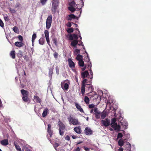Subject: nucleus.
Instances as JSON below:
<instances>
[{"instance_id": "obj_1", "label": "nucleus", "mask_w": 151, "mask_h": 151, "mask_svg": "<svg viewBox=\"0 0 151 151\" xmlns=\"http://www.w3.org/2000/svg\"><path fill=\"white\" fill-rule=\"evenodd\" d=\"M116 122V119L115 118H113L111 120V125L112 128L114 129L116 131H120V127L119 124H117Z\"/></svg>"}, {"instance_id": "obj_2", "label": "nucleus", "mask_w": 151, "mask_h": 151, "mask_svg": "<svg viewBox=\"0 0 151 151\" xmlns=\"http://www.w3.org/2000/svg\"><path fill=\"white\" fill-rule=\"evenodd\" d=\"M82 3L81 5V6L79 7V5H78L77 6L75 4L74 2L73 1L72 2V5H71L70 6L68 7L69 9L71 12H73L75 10V8L77 7L78 9H81L82 7L83 6V2L82 0L81 1Z\"/></svg>"}, {"instance_id": "obj_3", "label": "nucleus", "mask_w": 151, "mask_h": 151, "mask_svg": "<svg viewBox=\"0 0 151 151\" xmlns=\"http://www.w3.org/2000/svg\"><path fill=\"white\" fill-rule=\"evenodd\" d=\"M79 37H80V40H74L71 42V45L72 46L75 47L76 45L78 44L79 45H83V42L81 41V40L82 38L81 36L80 33H79V35H78Z\"/></svg>"}, {"instance_id": "obj_4", "label": "nucleus", "mask_w": 151, "mask_h": 151, "mask_svg": "<svg viewBox=\"0 0 151 151\" xmlns=\"http://www.w3.org/2000/svg\"><path fill=\"white\" fill-rule=\"evenodd\" d=\"M70 125L73 124L74 125H77L80 124L77 119L70 116L68 118Z\"/></svg>"}, {"instance_id": "obj_5", "label": "nucleus", "mask_w": 151, "mask_h": 151, "mask_svg": "<svg viewBox=\"0 0 151 151\" xmlns=\"http://www.w3.org/2000/svg\"><path fill=\"white\" fill-rule=\"evenodd\" d=\"M118 121L119 122L118 124H119L120 126V125H121L123 128L124 129H126L127 128V127L128 126V124L127 122L123 120L122 117L120 116V117L118 119Z\"/></svg>"}, {"instance_id": "obj_6", "label": "nucleus", "mask_w": 151, "mask_h": 151, "mask_svg": "<svg viewBox=\"0 0 151 151\" xmlns=\"http://www.w3.org/2000/svg\"><path fill=\"white\" fill-rule=\"evenodd\" d=\"M21 92L22 94V99L25 102H27L29 100L28 97V92L24 89H22Z\"/></svg>"}, {"instance_id": "obj_7", "label": "nucleus", "mask_w": 151, "mask_h": 151, "mask_svg": "<svg viewBox=\"0 0 151 151\" xmlns=\"http://www.w3.org/2000/svg\"><path fill=\"white\" fill-rule=\"evenodd\" d=\"M52 15L49 16L47 19L46 22V28L47 29H49L51 27L52 22Z\"/></svg>"}, {"instance_id": "obj_8", "label": "nucleus", "mask_w": 151, "mask_h": 151, "mask_svg": "<svg viewBox=\"0 0 151 151\" xmlns=\"http://www.w3.org/2000/svg\"><path fill=\"white\" fill-rule=\"evenodd\" d=\"M59 127V134L60 135H63L64 134V132L63 131L65 128L64 125L60 121H59L58 123Z\"/></svg>"}, {"instance_id": "obj_9", "label": "nucleus", "mask_w": 151, "mask_h": 151, "mask_svg": "<svg viewBox=\"0 0 151 151\" xmlns=\"http://www.w3.org/2000/svg\"><path fill=\"white\" fill-rule=\"evenodd\" d=\"M69 83L68 81L66 80L61 83V86L63 90H67L69 87Z\"/></svg>"}, {"instance_id": "obj_10", "label": "nucleus", "mask_w": 151, "mask_h": 151, "mask_svg": "<svg viewBox=\"0 0 151 151\" xmlns=\"http://www.w3.org/2000/svg\"><path fill=\"white\" fill-rule=\"evenodd\" d=\"M58 5V3L57 1L56 0H52V11L53 12H55Z\"/></svg>"}, {"instance_id": "obj_11", "label": "nucleus", "mask_w": 151, "mask_h": 151, "mask_svg": "<svg viewBox=\"0 0 151 151\" xmlns=\"http://www.w3.org/2000/svg\"><path fill=\"white\" fill-rule=\"evenodd\" d=\"M76 30H77L78 32H79V33L78 34V35H77L76 34H73L72 35H69V40H78V35H79V33H80V31L79 29H76Z\"/></svg>"}, {"instance_id": "obj_12", "label": "nucleus", "mask_w": 151, "mask_h": 151, "mask_svg": "<svg viewBox=\"0 0 151 151\" xmlns=\"http://www.w3.org/2000/svg\"><path fill=\"white\" fill-rule=\"evenodd\" d=\"M101 123L102 125L107 127L110 125V121L109 119H106L104 120H102Z\"/></svg>"}, {"instance_id": "obj_13", "label": "nucleus", "mask_w": 151, "mask_h": 151, "mask_svg": "<svg viewBox=\"0 0 151 151\" xmlns=\"http://www.w3.org/2000/svg\"><path fill=\"white\" fill-rule=\"evenodd\" d=\"M45 35V37L47 42L49 45H50V40L49 39V32L47 30H45L44 32Z\"/></svg>"}, {"instance_id": "obj_14", "label": "nucleus", "mask_w": 151, "mask_h": 151, "mask_svg": "<svg viewBox=\"0 0 151 151\" xmlns=\"http://www.w3.org/2000/svg\"><path fill=\"white\" fill-rule=\"evenodd\" d=\"M78 64L80 66L83 67L82 68V70H84L86 68V66L84 65V63L82 60L78 61Z\"/></svg>"}, {"instance_id": "obj_15", "label": "nucleus", "mask_w": 151, "mask_h": 151, "mask_svg": "<svg viewBox=\"0 0 151 151\" xmlns=\"http://www.w3.org/2000/svg\"><path fill=\"white\" fill-rule=\"evenodd\" d=\"M51 124H49L48 125V127L47 129V132L50 136L51 137L52 135V131L51 129Z\"/></svg>"}, {"instance_id": "obj_16", "label": "nucleus", "mask_w": 151, "mask_h": 151, "mask_svg": "<svg viewBox=\"0 0 151 151\" xmlns=\"http://www.w3.org/2000/svg\"><path fill=\"white\" fill-rule=\"evenodd\" d=\"M69 66L70 68H74L75 67L74 63L71 59H69L68 60Z\"/></svg>"}, {"instance_id": "obj_17", "label": "nucleus", "mask_w": 151, "mask_h": 151, "mask_svg": "<svg viewBox=\"0 0 151 151\" xmlns=\"http://www.w3.org/2000/svg\"><path fill=\"white\" fill-rule=\"evenodd\" d=\"M1 144L3 146H6L8 145V141L7 139H3L0 141Z\"/></svg>"}, {"instance_id": "obj_18", "label": "nucleus", "mask_w": 151, "mask_h": 151, "mask_svg": "<svg viewBox=\"0 0 151 151\" xmlns=\"http://www.w3.org/2000/svg\"><path fill=\"white\" fill-rule=\"evenodd\" d=\"M92 131L89 128L87 127L85 129V132L87 135H91L92 134Z\"/></svg>"}, {"instance_id": "obj_19", "label": "nucleus", "mask_w": 151, "mask_h": 151, "mask_svg": "<svg viewBox=\"0 0 151 151\" xmlns=\"http://www.w3.org/2000/svg\"><path fill=\"white\" fill-rule=\"evenodd\" d=\"M76 18L77 19H78V17H76V16L73 14H71L68 15L67 19L68 20H71L72 19H75Z\"/></svg>"}, {"instance_id": "obj_20", "label": "nucleus", "mask_w": 151, "mask_h": 151, "mask_svg": "<svg viewBox=\"0 0 151 151\" xmlns=\"http://www.w3.org/2000/svg\"><path fill=\"white\" fill-rule=\"evenodd\" d=\"M77 133L80 134L81 132V128L80 127H76L73 129Z\"/></svg>"}, {"instance_id": "obj_21", "label": "nucleus", "mask_w": 151, "mask_h": 151, "mask_svg": "<svg viewBox=\"0 0 151 151\" xmlns=\"http://www.w3.org/2000/svg\"><path fill=\"white\" fill-rule=\"evenodd\" d=\"M82 77L83 78H84L85 77H87L88 75V71H85L81 73Z\"/></svg>"}, {"instance_id": "obj_22", "label": "nucleus", "mask_w": 151, "mask_h": 151, "mask_svg": "<svg viewBox=\"0 0 151 151\" xmlns=\"http://www.w3.org/2000/svg\"><path fill=\"white\" fill-rule=\"evenodd\" d=\"M34 101L35 102L40 103L41 102V100L40 98L37 96H34Z\"/></svg>"}, {"instance_id": "obj_23", "label": "nucleus", "mask_w": 151, "mask_h": 151, "mask_svg": "<svg viewBox=\"0 0 151 151\" xmlns=\"http://www.w3.org/2000/svg\"><path fill=\"white\" fill-rule=\"evenodd\" d=\"M75 105L76 108L78 110L81 112H83V109L81 108V106L79 104H78L77 103H75Z\"/></svg>"}, {"instance_id": "obj_24", "label": "nucleus", "mask_w": 151, "mask_h": 151, "mask_svg": "<svg viewBox=\"0 0 151 151\" xmlns=\"http://www.w3.org/2000/svg\"><path fill=\"white\" fill-rule=\"evenodd\" d=\"M99 110L98 109L95 107L94 108L92 109L90 111V113H91L94 114H95Z\"/></svg>"}, {"instance_id": "obj_25", "label": "nucleus", "mask_w": 151, "mask_h": 151, "mask_svg": "<svg viewBox=\"0 0 151 151\" xmlns=\"http://www.w3.org/2000/svg\"><path fill=\"white\" fill-rule=\"evenodd\" d=\"M15 45L17 47H21L23 46V43L21 42H16L15 43Z\"/></svg>"}, {"instance_id": "obj_26", "label": "nucleus", "mask_w": 151, "mask_h": 151, "mask_svg": "<svg viewBox=\"0 0 151 151\" xmlns=\"http://www.w3.org/2000/svg\"><path fill=\"white\" fill-rule=\"evenodd\" d=\"M48 112V109L47 108H45L42 114V116L43 117H45Z\"/></svg>"}, {"instance_id": "obj_27", "label": "nucleus", "mask_w": 151, "mask_h": 151, "mask_svg": "<svg viewBox=\"0 0 151 151\" xmlns=\"http://www.w3.org/2000/svg\"><path fill=\"white\" fill-rule=\"evenodd\" d=\"M15 52L14 50H12L10 52V56L13 59H14L15 58Z\"/></svg>"}, {"instance_id": "obj_28", "label": "nucleus", "mask_w": 151, "mask_h": 151, "mask_svg": "<svg viewBox=\"0 0 151 151\" xmlns=\"http://www.w3.org/2000/svg\"><path fill=\"white\" fill-rule=\"evenodd\" d=\"M45 42V40L43 38H41L39 40V43L41 45H44Z\"/></svg>"}, {"instance_id": "obj_29", "label": "nucleus", "mask_w": 151, "mask_h": 151, "mask_svg": "<svg viewBox=\"0 0 151 151\" xmlns=\"http://www.w3.org/2000/svg\"><path fill=\"white\" fill-rule=\"evenodd\" d=\"M101 118L102 119H104L106 117V115H107L106 113L104 111L102 112L101 113Z\"/></svg>"}, {"instance_id": "obj_30", "label": "nucleus", "mask_w": 151, "mask_h": 151, "mask_svg": "<svg viewBox=\"0 0 151 151\" xmlns=\"http://www.w3.org/2000/svg\"><path fill=\"white\" fill-rule=\"evenodd\" d=\"M101 112L99 111L95 115V117L97 119H99L100 117Z\"/></svg>"}, {"instance_id": "obj_31", "label": "nucleus", "mask_w": 151, "mask_h": 151, "mask_svg": "<svg viewBox=\"0 0 151 151\" xmlns=\"http://www.w3.org/2000/svg\"><path fill=\"white\" fill-rule=\"evenodd\" d=\"M101 112L99 111L95 115V117L97 119H99L100 117Z\"/></svg>"}, {"instance_id": "obj_32", "label": "nucleus", "mask_w": 151, "mask_h": 151, "mask_svg": "<svg viewBox=\"0 0 151 151\" xmlns=\"http://www.w3.org/2000/svg\"><path fill=\"white\" fill-rule=\"evenodd\" d=\"M124 141L122 139H120L118 141V145L120 146H122L124 144Z\"/></svg>"}, {"instance_id": "obj_33", "label": "nucleus", "mask_w": 151, "mask_h": 151, "mask_svg": "<svg viewBox=\"0 0 151 151\" xmlns=\"http://www.w3.org/2000/svg\"><path fill=\"white\" fill-rule=\"evenodd\" d=\"M125 146L128 150H130L131 148V146L130 144L128 142H127L125 145Z\"/></svg>"}, {"instance_id": "obj_34", "label": "nucleus", "mask_w": 151, "mask_h": 151, "mask_svg": "<svg viewBox=\"0 0 151 151\" xmlns=\"http://www.w3.org/2000/svg\"><path fill=\"white\" fill-rule=\"evenodd\" d=\"M37 37L36 34L35 33H34L33 34L32 39V42H34L35 40Z\"/></svg>"}, {"instance_id": "obj_35", "label": "nucleus", "mask_w": 151, "mask_h": 151, "mask_svg": "<svg viewBox=\"0 0 151 151\" xmlns=\"http://www.w3.org/2000/svg\"><path fill=\"white\" fill-rule=\"evenodd\" d=\"M81 92L82 94H84L85 91V85L82 84V87L81 88Z\"/></svg>"}, {"instance_id": "obj_36", "label": "nucleus", "mask_w": 151, "mask_h": 151, "mask_svg": "<svg viewBox=\"0 0 151 151\" xmlns=\"http://www.w3.org/2000/svg\"><path fill=\"white\" fill-rule=\"evenodd\" d=\"M84 101L87 104H88L89 103V99L88 97L86 96L84 97Z\"/></svg>"}, {"instance_id": "obj_37", "label": "nucleus", "mask_w": 151, "mask_h": 151, "mask_svg": "<svg viewBox=\"0 0 151 151\" xmlns=\"http://www.w3.org/2000/svg\"><path fill=\"white\" fill-rule=\"evenodd\" d=\"M76 59L79 61L82 60L83 57L82 55H78L76 57Z\"/></svg>"}, {"instance_id": "obj_38", "label": "nucleus", "mask_w": 151, "mask_h": 151, "mask_svg": "<svg viewBox=\"0 0 151 151\" xmlns=\"http://www.w3.org/2000/svg\"><path fill=\"white\" fill-rule=\"evenodd\" d=\"M15 146L17 151H22L21 149L19 146L16 144H15Z\"/></svg>"}, {"instance_id": "obj_39", "label": "nucleus", "mask_w": 151, "mask_h": 151, "mask_svg": "<svg viewBox=\"0 0 151 151\" xmlns=\"http://www.w3.org/2000/svg\"><path fill=\"white\" fill-rule=\"evenodd\" d=\"M13 31L16 33H18L19 32V30L18 28L16 27H14L13 28Z\"/></svg>"}, {"instance_id": "obj_40", "label": "nucleus", "mask_w": 151, "mask_h": 151, "mask_svg": "<svg viewBox=\"0 0 151 151\" xmlns=\"http://www.w3.org/2000/svg\"><path fill=\"white\" fill-rule=\"evenodd\" d=\"M60 144V143H57L56 142L55 143L54 145V147L56 150H57V148L59 146Z\"/></svg>"}, {"instance_id": "obj_41", "label": "nucleus", "mask_w": 151, "mask_h": 151, "mask_svg": "<svg viewBox=\"0 0 151 151\" xmlns=\"http://www.w3.org/2000/svg\"><path fill=\"white\" fill-rule=\"evenodd\" d=\"M67 31L69 33H72L73 31V28H69Z\"/></svg>"}, {"instance_id": "obj_42", "label": "nucleus", "mask_w": 151, "mask_h": 151, "mask_svg": "<svg viewBox=\"0 0 151 151\" xmlns=\"http://www.w3.org/2000/svg\"><path fill=\"white\" fill-rule=\"evenodd\" d=\"M80 52V50L78 49H75L74 51V53L76 55H77V54L79 53Z\"/></svg>"}, {"instance_id": "obj_43", "label": "nucleus", "mask_w": 151, "mask_h": 151, "mask_svg": "<svg viewBox=\"0 0 151 151\" xmlns=\"http://www.w3.org/2000/svg\"><path fill=\"white\" fill-rule=\"evenodd\" d=\"M9 10L10 12L12 13V14H14L16 12V11L14 9H12V8H10L9 9Z\"/></svg>"}, {"instance_id": "obj_44", "label": "nucleus", "mask_w": 151, "mask_h": 151, "mask_svg": "<svg viewBox=\"0 0 151 151\" xmlns=\"http://www.w3.org/2000/svg\"><path fill=\"white\" fill-rule=\"evenodd\" d=\"M53 71V69L52 68L49 69V76H51L52 75V74Z\"/></svg>"}, {"instance_id": "obj_45", "label": "nucleus", "mask_w": 151, "mask_h": 151, "mask_svg": "<svg viewBox=\"0 0 151 151\" xmlns=\"http://www.w3.org/2000/svg\"><path fill=\"white\" fill-rule=\"evenodd\" d=\"M123 137L122 134L121 133H119L117 135V138H122Z\"/></svg>"}, {"instance_id": "obj_46", "label": "nucleus", "mask_w": 151, "mask_h": 151, "mask_svg": "<svg viewBox=\"0 0 151 151\" xmlns=\"http://www.w3.org/2000/svg\"><path fill=\"white\" fill-rule=\"evenodd\" d=\"M18 38H19V41L20 42H22L23 41V38L22 36L20 35H19L18 36Z\"/></svg>"}, {"instance_id": "obj_47", "label": "nucleus", "mask_w": 151, "mask_h": 151, "mask_svg": "<svg viewBox=\"0 0 151 151\" xmlns=\"http://www.w3.org/2000/svg\"><path fill=\"white\" fill-rule=\"evenodd\" d=\"M47 0H41V2L43 4H45Z\"/></svg>"}, {"instance_id": "obj_48", "label": "nucleus", "mask_w": 151, "mask_h": 151, "mask_svg": "<svg viewBox=\"0 0 151 151\" xmlns=\"http://www.w3.org/2000/svg\"><path fill=\"white\" fill-rule=\"evenodd\" d=\"M0 26L1 27H4V23L0 19Z\"/></svg>"}, {"instance_id": "obj_49", "label": "nucleus", "mask_w": 151, "mask_h": 151, "mask_svg": "<svg viewBox=\"0 0 151 151\" xmlns=\"http://www.w3.org/2000/svg\"><path fill=\"white\" fill-rule=\"evenodd\" d=\"M94 106H95V105H94V104H91L89 105V107L90 108H91L92 109L95 108V107H94Z\"/></svg>"}, {"instance_id": "obj_50", "label": "nucleus", "mask_w": 151, "mask_h": 151, "mask_svg": "<svg viewBox=\"0 0 151 151\" xmlns=\"http://www.w3.org/2000/svg\"><path fill=\"white\" fill-rule=\"evenodd\" d=\"M88 90L90 91H92L93 90V88L92 86H89L88 87Z\"/></svg>"}, {"instance_id": "obj_51", "label": "nucleus", "mask_w": 151, "mask_h": 151, "mask_svg": "<svg viewBox=\"0 0 151 151\" xmlns=\"http://www.w3.org/2000/svg\"><path fill=\"white\" fill-rule=\"evenodd\" d=\"M56 73H57L58 74H59V70L58 67V66H56Z\"/></svg>"}, {"instance_id": "obj_52", "label": "nucleus", "mask_w": 151, "mask_h": 151, "mask_svg": "<svg viewBox=\"0 0 151 151\" xmlns=\"http://www.w3.org/2000/svg\"><path fill=\"white\" fill-rule=\"evenodd\" d=\"M65 139L69 141L70 139V138L69 136L67 135L65 137Z\"/></svg>"}, {"instance_id": "obj_53", "label": "nucleus", "mask_w": 151, "mask_h": 151, "mask_svg": "<svg viewBox=\"0 0 151 151\" xmlns=\"http://www.w3.org/2000/svg\"><path fill=\"white\" fill-rule=\"evenodd\" d=\"M54 56L55 58H57L58 56V54L56 52L54 53Z\"/></svg>"}, {"instance_id": "obj_54", "label": "nucleus", "mask_w": 151, "mask_h": 151, "mask_svg": "<svg viewBox=\"0 0 151 151\" xmlns=\"http://www.w3.org/2000/svg\"><path fill=\"white\" fill-rule=\"evenodd\" d=\"M4 19L6 21H8L9 20V19L8 18V17L7 16H4Z\"/></svg>"}, {"instance_id": "obj_55", "label": "nucleus", "mask_w": 151, "mask_h": 151, "mask_svg": "<svg viewBox=\"0 0 151 151\" xmlns=\"http://www.w3.org/2000/svg\"><path fill=\"white\" fill-rule=\"evenodd\" d=\"M90 73L91 74V76H89V77H90V78H92L93 77V73H92V70H90Z\"/></svg>"}, {"instance_id": "obj_56", "label": "nucleus", "mask_w": 151, "mask_h": 151, "mask_svg": "<svg viewBox=\"0 0 151 151\" xmlns=\"http://www.w3.org/2000/svg\"><path fill=\"white\" fill-rule=\"evenodd\" d=\"M84 148L86 151H90L89 149L87 147H84Z\"/></svg>"}, {"instance_id": "obj_57", "label": "nucleus", "mask_w": 151, "mask_h": 151, "mask_svg": "<svg viewBox=\"0 0 151 151\" xmlns=\"http://www.w3.org/2000/svg\"><path fill=\"white\" fill-rule=\"evenodd\" d=\"M66 25L68 27H70L71 26V24L70 22H68L66 24Z\"/></svg>"}, {"instance_id": "obj_58", "label": "nucleus", "mask_w": 151, "mask_h": 151, "mask_svg": "<svg viewBox=\"0 0 151 151\" xmlns=\"http://www.w3.org/2000/svg\"><path fill=\"white\" fill-rule=\"evenodd\" d=\"M73 151H80V149L79 147H77L76 149H74Z\"/></svg>"}, {"instance_id": "obj_59", "label": "nucleus", "mask_w": 151, "mask_h": 151, "mask_svg": "<svg viewBox=\"0 0 151 151\" xmlns=\"http://www.w3.org/2000/svg\"><path fill=\"white\" fill-rule=\"evenodd\" d=\"M87 80L86 79H84L83 81L82 84L85 85V84L86 83Z\"/></svg>"}, {"instance_id": "obj_60", "label": "nucleus", "mask_w": 151, "mask_h": 151, "mask_svg": "<svg viewBox=\"0 0 151 151\" xmlns=\"http://www.w3.org/2000/svg\"><path fill=\"white\" fill-rule=\"evenodd\" d=\"M76 137H77L75 135H73L72 136V138L73 139H76Z\"/></svg>"}, {"instance_id": "obj_61", "label": "nucleus", "mask_w": 151, "mask_h": 151, "mask_svg": "<svg viewBox=\"0 0 151 151\" xmlns=\"http://www.w3.org/2000/svg\"><path fill=\"white\" fill-rule=\"evenodd\" d=\"M119 151H123V149L122 148H120L119 149Z\"/></svg>"}, {"instance_id": "obj_62", "label": "nucleus", "mask_w": 151, "mask_h": 151, "mask_svg": "<svg viewBox=\"0 0 151 151\" xmlns=\"http://www.w3.org/2000/svg\"><path fill=\"white\" fill-rule=\"evenodd\" d=\"M88 66L90 67V68L91 67V63L88 64Z\"/></svg>"}, {"instance_id": "obj_63", "label": "nucleus", "mask_w": 151, "mask_h": 151, "mask_svg": "<svg viewBox=\"0 0 151 151\" xmlns=\"http://www.w3.org/2000/svg\"><path fill=\"white\" fill-rule=\"evenodd\" d=\"M72 24H74V25H75V27H78V25L77 24H74V23H72Z\"/></svg>"}, {"instance_id": "obj_64", "label": "nucleus", "mask_w": 151, "mask_h": 151, "mask_svg": "<svg viewBox=\"0 0 151 151\" xmlns=\"http://www.w3.org/2000/svg\"><path fill=\"white\" fill-rule=\"evenodd\" d=\"M82 142H78L77 143V145H78V144H80V143H81Z\"/></svg>"}]
</instances>
